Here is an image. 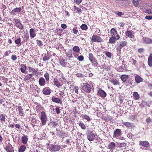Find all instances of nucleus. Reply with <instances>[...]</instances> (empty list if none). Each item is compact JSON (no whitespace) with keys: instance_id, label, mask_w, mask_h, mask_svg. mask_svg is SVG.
Returning a JSON list of instances; mask_svg holds the SVG:
<instances>
[{"instance_id":"obj_39","label":"nucleus","mask_w":152,"mask_h":152,"mask_svg":"<svg viewBox=\"0 0 152 152\" xmlns=\"http://www.w3.org/2000/svg\"><path fill=\"white\" fill-rule=\"evenodd\" d=\"M79 125L82 129H85L86 128L85 124L82 122H80L79 124Z\"/></svg>"},{"instance_id":"obj_43","label":"nucleus","mask_w":152,"mask_h":152,"mask_svg":"<svg viewBox=\"0 0 152 152\" xmlns=\"http://www.w3.org/2000/svg\"><path fill=\"white\" fill-rule=\"evenodd\" d=\"M111 82L114 85H118L119 84V83L118 81L116 80H111Z\"/></svg>"},{"instance_id":"obj_62","label":"nucleus","mask_w":152,"mask_h":152,"mask_svg":"<svg viewBox=\"0 0 152 152\" xmlns=\"http://www.w3.org/2000/svg\"><path fill=\"white\" fill-rule=\"evenodd\" d=\"M82 0H75V3L79 4L82 2Z\"/></svg>"},{"instance_id":"obj_58","label":"nucleus","mask_w":152,"mask_h":152,"mask_svg":"<svg viewBox=\"0 0 152 152\" xmlns=\"http://www.w3.org/2000/svg\"><path fill=\"white\" fill-rule=\"evenodd\" d=\"M74 89L75 90V92L77 94L78 93V87L77 86H75Z\"/></svg>"},{"instance_id":"obj_1","label":"nucleus","mask_w":152,"mask_h":152,"mask_svg":"<svg viewBox=\"0 0 152 152\" xmlns=\"http://www.w3.org/2000/svg\"><path fill=\"white\" fill-rule=\"evenodd\" d=\"M81 89L86 93H89L91 91V86L88 83H83Z\"/></svg>"},{"instance_id":"obj_51","label":"nucleus","mask_w":152,"mask_h":152,"mask_svg":"<svg viewBox=\"0 0 152 152\" xmlns=\"http://www.w3.org/2000/svg\"><path fill=\"white\" fill-rule=\"evenodd\" d=\"M83 118L86 119V120H87L88 121H89L90 120V118L89 116L84 115H83Z\"/></svg>"},{"instance_id":"obj_42","label":"nucleus","mask_w":152,"mask_h":152,"mask_svg":"<svg viewBox=\"0 0 152 152\" xmlns=\"http://www.w3.org/2000/svg\"><path fill=\"white\" fill-rule=\"evenodd\" d=\"M132 3L135 7H137L139 4V0H132Z\"/></svg>"},{"instance_id":"obj_64","label":"nucleus","mask_w":152,"mask_h":152,"mask_svg":"<svg viewBox=\"0 0 152 152\" xmlns=\"http://www.w3.org/2000/svg\"><path fill=\"white\" fill-rule=\"evenodd\" d=\"M147 12L149 14H152V10H147Z\"/></svg>"},{"instance_id":"obj_59","label":"nucleus","mask_w":152,"mask_h":152,"mask_svg":"<svg viewBox=\"0 0 152 152\" xmlns=\"http://www.w3.org/2000/svg\"><path fill=\"white\" fill-rule=\"evenodd\" d=\"M61 27L63 29H65L67 28V26L66 24H62L61 25Z\"/></svg>"},{"instance_id":"obj_2","label":"nucleus","mask_w":152,"mask_h":152,"mask_svg":"<svg viewBox=\"0 0 152 152\" xmlns=\"http://www.w3.org/2000/svg\"><path fill=\"white\" fill-rule=\"evenodd\" d=\"M61 149V146L60 145L51 144L50 146L49 150L51 152H56L58 151Z\"/></svg>"},{"instance_id":"obj_7","label":"nucleus","mask_w":152,"mask_h":152,"mask_svg":"<svg viewBox=\"0 0 152 152\" xmlns=\"http://www.w3.org/2000/svg\"><path fill=\"white\" fill-rule=\"evenodd\" d=\"M15 20V25L16 27L20 29H23V27L21 24L20 20L18 19H16Z\"/></svg>"},{"instance_id":"obj_60","label":"nucleus","mask_w":152,"mask_h":152,"mask_svg":"<svg viewBox=\"0 0 152 152\" xmlns=\"http://www.w3.org/2000/svg\"><path fill=\"white\" fill-rule=\"evenodd\" d=\"M132 78H129L128 80V83L132 84Z\"/></svg>"},{"instance_id":"obj_34","label":"nucleus","mask_w":152,"mask_h":152,"mask_svg":"<svg viewBox=\"0 0 152 152\" xmlns=\"http://www.w3.org/2000/svg\"><path fill=\"white\" fill-rule=\"evenodd\" d=\"M50 57L47 54H45L44 56L42 58V60L43 61H45L49 59Z\"/></svg>"},{"instance_id":"obj_10","label":"nucleus","mask_w":152,"mask_h":152,"mask_svg":"<svg viewBox=\"0 0 152 152\" xmlns=\"http://www.w3.org/2000/svg\"><path fill=\"white\" fill-rule=\"evenodd\" d=\"M42 92L43 94L46 95L50 94L51 93L50 90L48 87H46L44 88Z\"/></svg>"},{"instance_id":"obj_38","label":"nucleus","mask_w":152,"mask_h":152,"mask_svg":"<svg viewBox=\"0 0 152 152\" xmlns=\"http://www.w3.org/2000/svg\"><path fill=\"white\" fill-rule=\"evenodd\" d=\"M80 28L82 30H86L88 29V26H87L85 24H82L80 27Z\"/></svg>"},{"instance_id":"obj_22","label":"nucleus","mask_w":152,"mask_h":152,"mask_svg":"<svg viewBox=\"0 0 152 152\" xmlns=\"http://www.w3.org/2000/svg\"><path fill=\"white\" fill-rule=\"evenodd\" d=\"M148 63L149 66H152V54L151 53L148 58Z\"/></svg>"},{"instance_id":"obj_13","label":"nucleus","mask_w":152,"mask_h":152,"mask_svg":"<svg viewBox=\"0 0 152 152\" xmlns=\"http://www.w3.org/2000/svg\"><path fill=\"white\" fill-rule=\"evenodd\" d=\"M52 100L54 102L62 104V101L61 99H59L58 98L53 96L52 97Z\"/></svg>"},{"instance_id":"obj_15","label":"nucleus","mask_w":152,"mask_h":152,"mask_svg":"<svg viewBox=\"0 0 152 152\" xmlns=\"http://www.w3.org/2000/svg\"><path fill=\"white\" fill-rule=\"evenodd\" d=\"M140 143L141 145L147 148L148 147L150 146L149 142L145 141H141L140 142Z\"/></svg>"},{"instance_id":"obj_49","label":"nucleus","mask_w":152,"mask_h":152,"mask_svg":"<svg viewBox=\"0 0 152 152\" xmlns=\"http://www.w3.org/2000/svg\"><path fill=\"white\" fill-rule=\"evenodd\" d=\"M37 44L40 47H42L43 45L42 43V42L40 40H37Z\"/></svg>"},{"instance_id":"obj_50","label":"nucleus","mask_w":152,"mask_h":152,"mask_svg":"<svg viewBox=\"0 0 152 152\" xmlns=\"http://www.w3.org/2000/svg\"><path fill=\"white\" fill-rule=\"evenodd\" d=\"M77 59L80 61H82L84 59V57L83 56H80L77 57Z\"/></svg>"},{"instance_id":"obj_57","label":"nucleus","mask_w":152,"mask_h":152,"mask_svg":"<svg viewBox=\"0 0 152 152\" xmlns=\"http://www.w3.org/2000/svg\"><path fill=\"white\" fill-rule=\"evenodd\" d=\"M72 31L74 33V34H76L78 32V30L77 29L75 28H73L72 29Z\"/></svg>"},{"instance_id":"obj_61","label":"nucleus","mask_w":152,"mask_h":152,"mask_svg":"<svg viewBox=\"0 0 152 152\" xmlns=\"http://www.w3.org/2000/svg\"><path fill=\"white\" fill-rule=\"evenodd\" d=\"M151 119L150 118H148L146 120V122L148 123L149 124L150 122L151 121Z\"/></svg>"},{"instance_id":"obj_33","label":"nucleus","mask_w":152,"mask_h":152,"mask_svg":"<svg viewBox=\"0 0 152 152\" xmlns=\"http://www.w3.org/2000/svg\"><path fill=\"white\" fill-rule=\"evenodd\" d=\"M73 51L76 53H79L80 50V48L77 46H75L73 48Z\"/></svg>"},{"instance_id":"obj_23","label":"nucleus","mask_w":152,"mask_h":152,"mask_svg":"<svg viewBox=\"0 0 152 152\" xmlns=\"http://www.w3.org/2000/svg\"><path fill=\"white\" fill-rule=\"evenodd\" d=\"M18 109L19 113L20 115L21 116H23L24 114V111L22 107L21 106H18Z\"/></svg>"},{"instance_id":"obj_28","label":"nucleus","mask_w":152,"mask_h":152,"mask_svg":"<svg viewBox=\"0 0 152 152\" xmlns=\"http://www.w3.org/2000/svg\"><path fill=\"white\" fill-rule=\"evenodd\" d=\"M115 143L112 142H111L109 145L108 146V148L110 149H114V148L115 146Z\"/></svg>"},{"instance_id":"obj_26","label":"nucleus","mask_w":152,"mask_h":152,"mask_svg":"<svg viewBox=\"0 0 152 152\" xmlns=\"http://www.w3.org/2000/svg\"><path fill=\"white\" fill-rule=\"evenodd\" d=\"M119 48L120 49L125 46L127 44V42L124 41H122L120 42Z\"/></svg>"},{"instance_id":"obj_44","label":"nucleus","mask_w":152,"mask_h":152,"mask_svg":"<svg viewBox=\"0 0 152 152\" xmlns=\"http://www.w3.org/2000/svg\"><path fill=\"white\" fill-rule=\"evenodd\" d=\"M76 76L77 77H80L82 78L84 77H85L84 75L80 73H78L76 74Z\"/></svg>"},{"instance_id":"obj_56","label":"nucleus","mask_w":152,"mask_h":152,"mask_svg":"<svg viewBox=\"0 0 152 152\" xmlns=\"http://www.w3.org/2000/svg\"><path fill=\"white\" fill-rule=\"evenodd\" d=\"M11 59L14 61H15L17 59L16 56L15 55H12L11 56Z\"/></svg>"},{"instance_id":"obj_11","label":"nucleus","mask_w":152,"mask_h":152,"mask_svg":"<svg viewBox=\"0 0 152 152\" xmlns=\"http://www.w3.org/2000/svg\"><path fill=\"white\" fill-rule=\"evenodd\" d=\"M59 61L60 64L63 67H65L66 66H67V64L69 65L70 66H72L70 65L69 63H67L63 59H61L60 60H59Z\"/></svg>"},{"instance_id":"obj_27","label":"nucleus","mask_w":152,"mask_h":152,"mask_svg":"<svg viewBox=\"0 0 152 152\" xmlns=\"http://www.w3.org/2000/svg\"><path fill=\"white\" fill-rule=\"evenodd\" d=\"M26 146L25 145H21L18 149V152H24L26 150Z\"/></svg>"},{"instance_id":"obj_6","label":"nucleus","mask_w":152,"mask_h":152,"mask_svg":"<svg viewBox=\"0 0 152 152\" xmlns=\"http://www.w3.org/2000/svg\"><path fill=\"white\" fill-rule=\"evenodd\" d=\"M95 137V135L91 132H90L88 133L87 134V137L88 140L89 141H93Z\"/></svg>"},{"instance_id":"obj_30","label":"nucleus","mask_w":152,"mask_h":152,"mask_svg":"<svg viewBox=\"0 0 152 152\" xmlns=\"http://www.w3.org/2000/svg\"><path fill=\"white\" fill-rule=\"evenodd\" d=\"M144 41L146 43L152 44V39L148 38H145L143 39Z\"/></svg>"},{"instance_id":"obj_16","label":"nucleus","mask_w":152,"mask_h":152,"mask_svg":"<svg viewBox=\"0 0 152 152\" xmlns=\"http://www.w3.org/2000/svg\"><path fill=\"white\" fill-rule=\"evenodd\" d=\"M53 83L58 88H59L61 85V83L59 82L58 80L56 78H54L53 80Z\"/></svg>"},{"instance_id":"obj_46","label":"nucleus","mask_w":152,"mask_h":152,"mask_svg":"<svg viewBox=\"0 0 152 152\" xmlns=\"http://www.w3.org/2000/svg\"><path fill=\"white\" fill-rule=\"evenodd\" d=\"M44 77L47 81L49 80V75L47 72H46L44 75Z\"/></svg>"},{"instance_id":"obj_18","label":"nucleus","mask_w":152,"mask_h":152,"mask_svg":"<svg viewBox=\"0 0 152 152\" xmlns=\"http://www.w3.org/2000/svg\"><path fill=\"white\" fill-rule=\"evenodd\" d=\"M29 33L30 37L31 38H34L36 36L34 30L33 28H31L30 30Z\"/></svg>"},{"instance_id":"obj_41","label":"nucleus","mask_w":152,"mask_h":152,"mask_svg":"<svg viewBox=\"0 0 152 152\" xmlns=\"http://www.w3.org/2000/svg\"><path fill=\"white\" fill-rule=\"evenodd\" d=\"M21 40L20 38L18 39H17L15 40V43L18 44V45H17L18 46H19L21 45Z\"/></svg>"},{"instance_id":"obj_5","label":"nucleus","mask_w":152,"mask_h":152,"mask_svg":"<svg viewBox=\"0 0 152 152\" xmlns=\"http://www.w3.org/2000/svg\"><path fill=\"white\" fill-rule=\"evenodd\" d=\"M110 32L111 35V37H116V39H118L120 38L119 36L117 33L116 31L113 28L111 29Z\"/></svg>"},{"instance_id":"obj_20","label":"nucleus","mask_w":152,"mask_h":152,"mask_svg":"<svg viewBox=\"0 0 152 152\" xmlns=\"http://www.w3.org/2000/svg\"><path fill=\"white\" fill-rule=\"evenodd\" d=\"M135 80L136 82L137 83H139L143 80L142 78L137 75L135 76Z\"/></svg>"},{"instance_id":"obj_9","label":"nucleus","mask_w":152,"mask_h":152,"mask_svg":"<svg viewBox=\"0 0 152 152\" xmlns=\"http://www.w3.org/2000/svg\"><path fill=\"white\" fill-rule=\"evenodd\" d=\"M21 10V9L20 7L16 8L11 12V14L12 15H15V13L18 14L20 12Z\"/></svg>"},{"instance_id":"obj_63","label":"nucleus","mask_w":152,"mask_h":152,"mask_svg":"<svg viewBox=\"0 0 152 152\" xmlns=\"http://www.w3.org/2000/svg\"><path fill=\"white\" fill-rule=\"evenodd\" d=\"M74 9H75V10H77V12H80V9H79V8H78V7H77L75 6H74Z\"/></svg>"},{"instance_id":"obj_14","label":"nucleus","mask_w":152,"mask_h":152,"mask_svg":"<svg viewBox=\"0 0 152 152\" xmlns=\"http://www.w3.org/2000/svg\"><path fill=\"white\" fill-rule=\"evenodd\" d=\"M45 79L42 77H41L39 79V84L41 86H44L45 84Z\"/></svg>"},{"instance_id":"obj_32","label":"nucleus","mask_w":152,"mask_h":152,"mask_svg":"<svg viewBox=\"0 0 152 152\" xmlns=\"http://www.w3.org/2000/svg\"><path fill=\"white\" fill-rule=\"evenodd\" d=\"M21 67L20 68V70L22 73H25L26 69V66L24 64L21 65Z\"/></svg>"},{"instance_id":"obj_17","label":"nucleus","mask_w":152,"mask_h":152,"mask_svg":"<svg viewBox=\"0 0 152 152\" xmlns=\"http://www.w3.org/2000/svg\"><path fill=\"white\" fill-rule=\"evenodd\" d=\"M21 139L22 142L24 144H26L28 140L27 137L25 135L21 138Z\"/></svg>"},{"instance_id":"obj_47","label":"nucleus","mask_w":152,"mask_h":152,"mask_svg":"<svg viewBox=\"0 0 152 152\" xmlns=\"http://www.w3.org/2000/svg\"><path fill=\"white\" fill-rule=\"evenodd\" d=\"M0 120L4 121H5V118L4 114H1L0 116Z\"/></svg>"},{"instance_id":"obj_8","label":"nucleus","mask_w":152,"mask_h":152,"mask_svg":"<svg viewBox=\"0 0 152 152\" xmlns=\"http://www.w3.org/2000/svg\"><path fill=\"white\" fill-rule=\"evenodd\" d=\"M121 130L119 129H117L114 132L113 137L116 138L120 136L121 134Z\"/></svg>"},{"instance_id":"obj_21","label":"nucleus","mask_w":152,"mask_h":152,"mask_svg":"<svg viewBox=\"0 0 152 152\" xmlns=\"http://www.w3.org/2000/svg\"><path fill=\"white\" fill-rule=\"evenodd\" d=\"M121 80L123 82H126L127 79L128 78V76L126 75H123L120 76Z\"/></svg>"},{"instance_id":"obj_48","label":"nucleus","mask_w":152,"mask_h":152,"mask_svg":"<svg viewBox=\"0 0 152 152\" xmlns=\"http://www.w3.org/2000/svg\"><path fill=\"white\" fill-rule=\"evenodd\" d=\"M105 54L106 55V56L109 58H111V57L112 56V54L109 52H106L105 53Z\"/></svg>"},{"instance_id":"obj_12","label":"nucleus","mask_w":152,"mask_h":152,"mask_svg":"<svg viewBox=\"0 0 152 152\" xmlns=\"http://www.w3.org/2000/svg\"><path fill=\"white\" fill-rule=\"evenodd\" d=\"M98 93L99 95L102 97H104L106 96V93L101 89H99Z\"/></svg>"},{"instance_id":"obj_29","label":"nucleus","mask_w":152,"mask_h":152,"mask_svg":"<svg viewBox=\"0 0 152 152\" xmlns=\"http://www.w3.org/2000/svg\"><path fill=\"white\" fill-rule=\"evenodd\" d=\"M89 60L91 62H92L94 60L96 59L93 56V54L91 53H89L88 56Z\"/></svg>"},{"instance_id":"obj_35","label":"nucleus","mask_w":152,"mask_h":152,"mask_svg":"<svg viewBox=\"0 0 152 152\" xmlns=\"http://www.w3.org/2000/svg\"><path fill=\"white\" fill-rule=\"evenodd\" d=\"M5 150L7 152H14L11 147L7 146L6 147Z\"/></svg>"},{"instance_id":"obj_54","label":"nucleus","mask_w":152,"mask_h":152,"mask_svg":"<svg viewBox=\"0 0 152 152\" xmlns=\"http://www.w3.org/2000/svg\"><path fill=\"white\" fill-rule=\"evenodd\" d=\"M119 100L120 101V103H122L123 102V97L122 96H120L119 97Z\"/></svg>"},{"instance_id":"obj_25","label":"nucleus","mask_w":152,"mask_h":152,"mask_svg":"<svg viewBox=\"0 0 152 152\" xmlns=\"http://www.w3.org/2000/svg\"><path fill=\"white\" fill-rule=\"evenodd\" d=\"M117 39H116V37H111L109 39V42L111 44H113L116 41V40Z\"/></svg>"},{"instance_id":"obj_24","label":"nucleus","mask_w":152,"mask_h":152,"mask_svg":"<svg viewBox=\"0 0 152 152\" xmlns=\"http://www.w3.org/2000/svg\"><path fill=\"white\" fill-rule=\"evenodd\" d=\"M28 69L29 72H32V74H33V75L35 74L36 73H37V72L35 69L32 68L30 66L28 67Z\"/></svg>"},{"instance_id":"obj_36","label":"nucleus","mask_w":152,"mask_h":152,"mask_svg":"<svg viewBox=\"0 0 152 152\" xmlns=\"http://www.w3.org/2000/svg\"><path fill=\"white\" fill-rule=\"evenodd\" d=\"M133 95L135 98L136 99H138L140 98V95L137 92H134L133 93Z\"/></svg>"},{"instance_id":"obj_45","label":"nucleus","mask_w":152,"mask_h":152,"mask_svg":"<svg viewBox=\"0 0 152 152\" xmlns=\"http://www.w3.org/2000/svg\"><path fill=\"white\" fill-rule=\"evenodd\" d=\"M118 145L119 147H125L126 145V143L125 142L120 143Z\"/></svg>"},{"instance_id":"obj_19","label":"nucleus","mask_w":152,"mask_h":152,"mask_svg":"<svg viewBox=\"0 0 152 152\" xmlns=\"http://www.w3.org/2000/svg\"><path fill=\"white\" fill-rule=\"evenodd\" d=\"M125 34L126 36L130 38H132V37L134 36V35H133L132 32L130 31H126L125 32Z\"/></svg>"},{"instance_id":"obj_4","label":"nucleus","mask_w":152,"mask_h":152,"mask_svg":"<svg viewBox=\"0 0 152 152\" xmlns=\"http://www.w3.org/2000/svg\"><path fill=\"white\" fill-rule=\"evenodd\" d=\"M103 39L101 38L96 35H93L91 38V41L92 42H101L102 41Z\"/></svg>"},{"instance_id":"obj_52","label":"nucleus","mask_w":152,"mask_h":152,"mask_svg":"<svg viewBox=\"0 0 152 152\" xmlns=\"http://www.w3.org/2000/svg\"><path fill=\"white\" fill-rule=\"evenodd\" d=\"M56 110V112L57 114H59L60 113V110L58 107H56L55 109H53V110Z\"/></svg>"},{"instance_id":"obj_3","label":"nucleus","mask_w":152,"mask_h":152,"mask_svg":"<svg viewBox=\"0 0 152 152\" xmlns=\"http://www.w3.org/2000/svg\"><path fill=\"white\" fill-rule=\"evenodd\" d=\"M40 116V120L42 124V125H45L46 124V122L47 121V118L46 115L45 113L44 112H42L41 113Z\"/></svg>"},{"instance_id":"obj_55","label":"nucleus","mask_w":152,"mask_h":152,"mask_svg":"<svg viewBox=\"0 0 152 152\" xmlns=\"http://www.w3.org/2000/svg\"><path fill=\"white\" fill-rule=\"evenodd\" d=\"M145 18L147 20H150L152 19V15H147L145 17Z\"/></svg>"},{"instance_id":"obj_37","label":"nucleus","mask_w":152,"mask_h":152,"mask_svg":"<svg viewBox=\"0 0 152 152\" xmlns=\"http://www.w3.org/2000/svg\"><path fill=\"white\" fill-rule=\"evenodd\" d=\"M123 124H124L126 127L128 128L132 126L133 125V124L132 123L128 122H124V123H123Z\"/></svg>"},{"instance_id":"obj_31","label":"nucleus","mask_w":152,"mask_h":152,"mask_svg":"<svg viewBox=\"0 0 152 152\" xmlns=\"http://www.w3.org/2000/svg\"><path fill=\"white\" fill-rule=\"evenodd\" d=\"M33 76V74H28L25 77L24 80H28L29 79L31 78Z\"/></svg>"},{"instance_id":"obj_40","label":"nucleus","mask_w":152,"mask_h":152,"mask_svg":"<svg viewBox=\"0 0 152 152\" xmlns=\"http://www.w3.org/2000/svg\"><path fill=\"white\" fill-rule=\"evenodd\" d=\"M92 63V65L94 66H97L98 64L97 60L96 59L94 60L92 62H91Z\"/></svg>"},{"instance_id":"obj_53","label":"nucleus","mask_w":152,"mask_h":152,"mask_svg":"<svg viewBox=\"0 0 152 152\" xmlns=\"http://www.w3.org/2000/svg\"><path fill=\"white\" fill-rule=\"evenodd\" d=\"M133 135L131 133H129L127 135V136L129 138H132Z\"/></svg>"}]
</instances>
